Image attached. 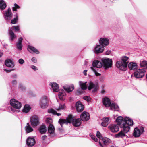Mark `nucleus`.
I'll list each match as a JSON object with an SVG mask.
<instances>
[{"label": "nucleus", "mask_w": 147, "mask_h": 147, "mask_svg": "<svg viewBox=\"0 0 147 147\" xmlns=\"http://www.w3.org/2000/svg\"><path fill=\"white\" fill-rule=\"evenodd\" d=\"M125 123L123 124L122 126L123 130H121L119 132L115 135L116 138H123L126 136L125 134L127 133L129 131L130 126H132L133 124V120L128 117L125 119Z\"/></svg>", "instance_id": "1"}, {"label": "nucleus", "mask_w": 147, "mask_h": 147, "mask_svg": "<svg viewBox=\"0 0 147 147\" xmlns=\"http://www.w3.org/2000/svg\"><path fill=\"white\" fill-rule=\"evenodd\" d=\"M59 122L61 127H62L63 124H67V123H70L71 122L74 126L77 127L80 125L81 120L80 118L73 119L72 115H69L67 118L66 120L60 119Z\"/></svg>", "instance_id": "2"}, {"label": "nucleus", "mask_w": 147, "mask_h": 147, "mask_svg": "<svg viewBox=\"0 0 147 147\" xmlns=\"http://www.w3.org/2000/svg\"><path fill=\"white\" fill-rule=\"evenodd\" d=\"M121 61L117 62L116 64V67L122 71H125L129 62V58L125 56H123L121 58Z\"/></svg>", "instance_id": "3"}, {"label": "nucleus", "mask_w": 147, "mask_h": 147, "mask_svg": "<svg viewBox=\"0 0 147 147\" xmlns=\"http://www.w3.org/2000/svg\"><path fill=\"white\" fill-rule=\"evenodd\" d=\"M103 105L107 107H110L111 110H113L116 111H118L119 108L118 105L115 103L111 104L110 100L107 97H105L102 101Z\"/></svg>", "instance_id": "4"}, {"label": "nucleus", "mask_w": 147, "mask_h": 147, "mask_svg": "<svg viewBox=\"0 0 147 147\" xmlns=\"http://www.w3.org/2000/svg\"><path fill=\"white\" fill-rule=\"evenodd\" d=\"M101 61L105 69H107L112 67V61L111 59L108 58H103L101 59Z\"/></svg>", "instance_id": "5"}, {"label": "nucleus", "mask_w": 147, "mask_h": 147, "mask_svg": "<svg viewBox=\"0 0 147 147\" xmlns=\"http://www.w3.org/2000/svg\"><path fill=\"white\" fill-rule=\"evenodd\" d=\"M39 105L41 108L45 109L49 105V100L47 97L44 95L42 96L40 100Z\"/></svg>", "instance_id": "6"}, {"label": "nucleus", "mask_w": 147, "mask_h": 147, "mask_svg": "<svg viewBox=\"0 0 147 147\" xmlns=\"http://www.w3.org/2000/svg\"><path fill=\"white\" fill-rule=\"evenodd\" d=\"M144 131V128L143 127L140 126L139 128L136 127L134 129L133 135L135 137H139Z\"/></svg>", "instance_id": "7"}, {"label": "nucleus", "mask_w": 147, "mask_h": 147, "mask_svg": "<svg viewBox=\"0 0 147 147\" xmlns=\"http://www.w3.org/2000/svg\"><path fill=\"white\" fill-rule=\"evenodd\" d=\"M145 70H142V69H138L134 72V76L137 78H142L144 75Z\"/></svg>", "instance_id": "8"}, {"label": "nucleus", "mask_w": 147, "mask_h": 147, "mask_svg": "<svg viewBox=\"0 0 147 147\" xmlns=\"http://www.w3.org/2000/svg\"><path fill=\"white\" fill-rule=\"evenodd\" d=\"M110 141V140L107 137L102 138L100 140L99 144L101 147H106V145L108 144Z\"/></svg>", "instance_id": "9"}, {"label": "nucleus", "mask_w": 147, "mask_h": 147, "mask_svg": "<svg viewBox=\"0 0 147 147\" xmlns=\"http://www.w3.org/2000/svg\"><path fill=\"white\" fill-rule=\"evenodd\" d=\"M30 122L33 127L37 126L39 124L38 118L36 115L34 116L31 118Z\"/></svg>", "instance_id": "10"}, {"label": "nucleus", "mask_w": 147, "mask_h": 147, "mask_svg": "<svg viewBox=\"0 0 147 147\" xmlns=\"http://www.w3.org/2000/svg\"><path fill=\"white\" fill-rule=\"evenodd\" d=\"M10 104L13 108L17 109H20L21 107V103L14 99H11L10 100Z\"/></svg>", "instance_id": "11"}, {"label": "nucleus", "mask_w": 147, "mask_h": 147, "mask_svg": "<svg viewBox=\"0 0 147 147\" xmlns=\"http://www.w3.org/2000/svg\"><path fill=\"white\" fill-rule=\"evenodd\" d=\"M104 50V47L101 44L97 45L94 48L93 51L96 54L102 53Z\"/></svg>", "instance_id": "12"}, {"label": "nucleus", "mask_w": 147, "mask_h": 147, "mask_svg": "<svg viewBox=\"0 0 147 147\" xmlns=\"http://www.w3.org/2000/svg\"><path fill=\"white\" fill-rule=\"evenodd\" d=\"M88 89L89 90H90L91 89H93V91H95L98 90V85L97 83H93L90 81L88 82Z\"/></svg>", "instance_id": "13"}, {"label": "nucleus", "mask_w": 147, "mask_h": 147, "mask_svg": "<svg viewBox=\"0 0 147 147\" xmlns=\"http://www.w3.org/2000/svg\"><path fill=\"white\" fill-rule=\"evenodd\" d=\"M4 16L5 19L7 21H9L11 20L12 16V14L11 12V9L10 8L5 11V13L4 14Z\"/></svg>", "instance_id": "14"}, {"label": "nucleus", "mask_w": 147, "mask_h": 147, "mask_svg": "<svg viewBox=\"0 0 147 147\" xmlns=\"http://www.w3.org/2000/svg\"><path fill=\"white\" fill-rule=\"evenodd\" d=\"M80 119L83 121H86L90 119V115L86 111L82 112L80 115Z\"/></svg>", "instance_id": "15"}, {"label": "nucleus", "mask_w": 147, "mask_h": 147, "mask_svg": "<svg viewBox=\"0 0 147 147\" xmlns=\"http://www.w3.org/2000/svg\"><path fill=\"white\" fill-rule=\"evenodd\" d=\"M76 108L78 112H81L84 109V106L80 101H78L76 103Z\"/></svg>", "instance_id": "16"}, {"label": "nucleus", "mask_w": 147, "mask_h": 147, "mask_svg": "<svg viewBox=\"0 0 147 147\" xmlns=\"http://www.w3.org/2000/svg\"><path fill=\"white\" fill-rule=\"evenodd\" d=\"M110 131L112 132H116L119 131V127L116 125H110L108 126Z\"/></svg>", "instance_id": "17"}, {"label": "nucleus", "mask_w": 147, "mask_h": 147, "mask_svg": "<svg viewBox=\"0 0 147 147\" xmlns=\"http://www.w3.org/2000/svg\"><path fill=\"white\" fill-rule=\"evenodd\" d=\"M35 143V141L33 138L28 137L27 140L26 144L29 146H32Z\"/></svg>", "instance_id": "18"}, {"label": "nucleus", "mask_w": 147, "mask_h": 147, "mask_svg": "<svg viewBox=\"0 0 147 147\" xmlns=\"http://www.w3.org/2000/svg\"><path fill=\"white\" fill-rule=\"evenodd\" d=\"M126 117H125L124 119L121 116L118 117L116 119V121L117 124L119 125H121L122 127V126L123 125V124L125 123V118Z\"/></svg>", "instance_id": "19"}, {"label": "nucleus", "mask_w": 147, "mask_h": 147, "mask_svg": "<svg viewBox=\"0 0 147 147\" xmlns=\"http://www.w3.org/2000/svg\"><path fill=\"white\" fill-rule=\"evenodd\" d=\"M99 43L103 47L106 46L109 44V39L105 38H101L99 40Z\"/></svg>", "instance_id": "20"}, {"label": "nucleus", "mask_w": 147, "mask_h": 147, "mask_svg": "<svg viewBox=\"0 0 147 147\" xmlns=\"http://www.w3.org/2000/svg\"><path fill=\"white\" fill-rule=\"evenodd\" d=\"M140 65L142 70L147 69V61L144 60H141L140 61Z\"/></svg>", "instance_id": "21"}, {"label": "nucleus", "mask_w": 147, "mask_h": 147, "mask_svg": "<svg viewBox=\"0 0 147 147\" xmlns=\"http://www.w3.org/2000/svg\"><path fill=\"white\" fill-rule=\"evenodd\" d=\"M92 65L93 67L98 68L101 67L102 66V62L98 60L94 61L92 63Z\"/></svg>", "instance_id": "22"}, {"label": "nucleus", "mask_w": 147, "mask_h": 147, "mask_svg": "<svg viewBox=\"0 0 147 147\" xmlns=\"http://www.w3.org/2000/svg\"><path fill=\"white\" fill-rule=\"evenodd\" d=\"M63 88L65 91L68 93L71 92L74 89V86L73 85L70 86H63Z\"/></svg>", "instance_id": "23"}, {"label": "nucleus", "mask_w": 147, "mask_h": 147, "mask_svg": "<svg viewBox=\"0 0 147 147\" xmlns=\"http://www.w3.org/2000/svg\"><path fill=\"white\" fill-rule=\"evenodd\" d=\"M50 85L52 88L54 92H57L59 90V86L55 82H53L51 83Z\"/></svg>", "instance_id": "24"}, {"label": "nucleus", "mask_w": 147, "mask_h": 147, "mask_svg": "<svg viewBox=\"0 0 147 147\" xmlns=\"http://www.w3.org/2000/svg\"><path fill=\"white\" fill-rule=\"evenodd\" d=\"M27 49L31 53H35L38 54L39 53V51L38 50L36 49L34 47L32 46H28Z\"/></svg>", "instance_id": "25"}, {"label": "nucleus", "mask_w": 147, "mask_h": 147, "mask_svg": "<svg viewBox=\"0 0 147 147\" xmlns=\"http://www.w3.org/2000/svg\"><path fill=\"white\" fill-rule=\"evenodd\" d=\"M87 83V82H83L81 81H79V86L82 90H85L87 89L88 86L86 85Z\"/></svg>", "instance_id": "26"}, {"label": "nucleus", "mask_w": 147, "mask_h": 147, "mask_svg": "<svg viewBox=\"0 0 147 147\" xmlns=\"http://www.w3.org/2000/svg\"><path fill=\"white\" fill-rule=\"evenodd\" d=\"M5 65L8 67H13L14 66L13 63L10 59L6 60L5 61Z\"/></svg>", "instance_id": "27"}, {"label": "nucleus", "mask_w": 147, "mask_h": 147, "mask_svg": "<svg viewBox=\"0 0 147 147\" xmlns=\"http://www.w3.org/2000/svg\"><path fill=\"white\" fill-rule=\"evenodd\" d=\"M12 28H9V33L10 36L11 40V41L15 39L16 37L14 34L12 32Z\"/></svg>", "instance_id": "28"}, {"label": "nucleus", "mask_w": 147, "mask_h": 147, "mask_svg": "<svg viewBox=\"0 0 147 147\" xmlns=\"http://www.w3.org/2000/svg\"><path fill=\"white\" fill-rule=\"evenodd\" d=\"M137 64L136 63L131 62L128 64V67L130 70H135L137 68Z\"/></svg>", "instance_id": "29"}, {"label": "nucleus", "mask_w": 147, "mask_h": 147, "mask_svg": "<svg viewBox=\"0 0 147 147\" xmlns=\"http://www.w3.org/2000/svg\"><path fill=\"white\" fill-rule=\"evenodd\" d=\"M22 38L21 37L20 38L18 39V42L16 45L17 49L19 50H21L22 49Z\"/></svg>", "instance_id": "30"}, {"label": "nucleus", "mask_w": 147, "mask_h": 147, "mask_svg": "<svg viewBox=\"0 0 147 147\" xmlns=\"http://www.w3.org/2000/svg\"><path fill=\"white\" fill-rule=\"evenodd\" d=\"M39 131L41 134H44L47 131V128L45 125H41L39 128Z\"/></svg>", "instance_id": "31"}, {"label": "nucleus", "mask_w": 147, "mask_h": 147, "mask_svg": "<svg viewBox=\"0 0 147 147\" xmlns=\"http://www.w3.org/2000/svg\"><path fill=\"white\" fill-rule=\"evenodd\" d=\"M25 129L26 132L27 133H30L33 131V129L28 123H27V125L25 126Z\"/></svg>", "instance_id": "32"}, {"label": "nucleus", "mask_w": 147, "mask_h": 147, "mask_svg": "<svg viewBox=\"0 0 147 147\" xmlns=\"http://www.w3.org/2000/svg\"><path fill=\"white\" fill-rule=\"evenodd\" d=\"M103 121L101 123V125L103 127H106L108 124L109 118L108 117L104 118L102 119Z\"/></svg>", "instance_id": "33"}, {"label": "nucleus", "mask_w": 147, "mask_h": 147, "mask_svg": "<svg viewBox=\"0 0 147 147\" xmlns=\"http://www.w3.org/2000/svg\"><path fill=\"white\" fill-rule=\"evenodd\" d=\"M55 131V128L54 126L52 124L49 125L48 128V132L51 134H53Z\"/></svg>", "instance_id": "34"}, {"label": "nucleus", "mask_w": 147, "mask_h": 147, "mask_svg": "<svg viewBox=\"0 0 147 147\" xmlns=\"http://www.w3.org/2000/svg\"><path fill=\"white\" fill-rule=\"evenodd\" d=\"M6 6V4L3 0H0V9L1 10L4 9Z\"/></svg>", "instance_id": "35"}, {"label": "nucleus", "mask_w": 147, "mask_h": 147, "mask_svg": "<svg viewBox=\"0 0 147 147\" xmlns=\"http://www.w3.org/2000/svg\"><path fill=\"white\" fill-rule=\"evenodd\" d=\"M30 109V107L29 105H26L24 107L22 111L24 112L27 113L29 111Z\"/></svg>", "instance_id": "36"}, {"label": "nucleus", "mask_w": 147, "mask_h": 147, "mask_svg": "<svg viewBox=\"0 0 147 147\" xmlns=\"http://www.w3.org/2000/svg\"><path fill=\"white\" fill-rule=\"evenodd\" d=\"M48 112L49 113H51L53 114H55L57 115L58 116H60L61 115V114L60 113H57L56 111L52 109H49L48 111Z\"/></svg>", "instance_id": "37"}, {"label": "nucleus", "mask_w": 147, "mask_h": 147, "mask_svg": "<svg viewBox=\"0 0 147 147\" xmlns=\"http://www.w3.org/2000/svg\"><path fill=\"white\" fill-rule=\"evenodd\" d=\"M65 108V106L64 104H60L58 107L56 108V109L57 111L63 110Z\"/></svg>", "instance_id": "38"}, {"label": "nucleus", "mask_w": 147, "mask_h": 147, "mask_svg": "<svg viewBox=\"0 0 147 147\" xmlns=\"http://www.w3.org/2000/svg\"><path fill=\"white\" fill-rule=\"evenodd\" d=\"M65 95L66 94L64 92H59L58 94L59 98L61 100H63L64 97Z\"/></svg>", "instance_id": "39"}, {"label": "nucleus", "mask_w": 147, "mask_h": 147, "mask_svg": "<svg viewBox=\"0 0 147 147\" xmlns=\"http://www.w3.org/2000/svg\"><path fill=\"white\" fill-rule=\"evenodd\" d=\"M18 19V15L16 14V17L12 19L11 21V23L13 24H15L16 23Z\"/></svg>", "instance_id": "40"}, {"label": "nucleus", "mask_w": 147, "mask_h": 147, "mask_svg": "<svg viewBox=\"0 0 147 147\" xmlns=\"http://www.w3.org/2000/svg\"><path fill=\"white\" fill-rule=\"evenodd\" d=\"M20 8L19 6L17 4L15 3L14 4V7H13L12 8V10L14 11H17V9H19Z\"/></svg>", "instance_id": "41"}, {"label": "nucleus", "mask_w": 147, "mask_h": 147, "mask_svg": "<svg viewBox=\"0 0 147 147\" xmlns=\"http://www.w3.org/2000/svg\"><path fill=\"white\" fill-rule=\"evenodd\" d=\"M90 68L91 69V70H92L94 72L96 76H100V74H99L98 73V72H97L94 69V68L93 67H90Z\"/></svg>", "instance_id": "42"}, {"label": "nucleus", "mask_w": 147, "mask_h": 147, "mask_svg": "<svg viewBox=\"0 0 147 147\" xmlns=\"http://www.w3.org/2000/svg\"><path fill=\"white\" fill-rule=\"evenodd\" d=\"M46 121L47 123L49 124H51L52 122V119L50 118H47Z\"/></svg>", "instance_id": "43"}, {"label": "nucleus", "mask_w": 147, "mask_h": 147, "mask_svg": "<svg viewBox=\"0 0 147 147\" xmlns=\"http://www.w3.org/2000/svg\"><path fill=\"white\" fill-rule=\"evenodd\" d=\"M90 136L91 137L92 139L95 141L97 142V141L98 139L95 136L91 134H90Z\"/></svg>", "instance_id": "44"}, {"label": "nucleus", "mask_w": 147, "mask_h": 147, "mask_svg": "<svg viewBox=\"0 0 147 147\" xmlns=\"http://www.w3.org/2000/svg\"><path fill=\"white\" fill-rule=\"evenodd\" d=\"M96 135L97 137L100 139V140L102 139V137L100 133L99 132H97Z\"/></svg>", "instance_id": "45"}, {"label": "nucleus", "mask_w": 147, "mask_h": 147, "mask_svg": "<svg viewBox=\"0 0 147 147\" xmlns=\"http://www.w3.org/2000/svg\"><path fill=\"white\" fill-rule=\"evenodd\" d=\"M20 89L21 90H24L25 89V87L21 84H20L19 86Z\"/></svg>", "instance_id": "46"}, {"label": "nucleus", "mask_w": 147, "mask_h": 147, "mask_svg": "<svg viewBox=\"0 0 147 147\" xmlns=\"http://www.w3.org/2000/svg\"><path fill=\"white\" fill-rule=\"evenodd\" d=\"M18 62L20 64L22 65L24 63V61L23 59H20L19 60Z\"/></svg>", "instance_id": "47"}, {"label": "nucleus", "mask_w": 147, "mask_h": 147, "mask_svg": "<svg viewBox=\"0 0 147 147\" xmlns=\"http://www.w3.org/2000/svg\"><path fill=\"white\" fill-rule=\"evenodd\" d=\"M84 99L85 100H87V101H90L91 99V98L90 97L87 96H86L84 97Z\"/></svg>", "instance_id": "48"}, {"label": "nucleus", "mask_w": 147, "mask_h": 147, "mask_svg": "<svg viewBox=\"0 0 147 147\" xmlns=\"http://www.w3.org/2000/svg\"><path fill=\"white\" fill-rule=\"evenodd\" d=\"M13 28H14L15 30L17 31H18L19 30V26H13Z\"/></svg>", "instance_id": "49"}, {"label": "nucleus", "mask_w": 147, "mask_h": 147, "mask_svg": "<svg viewBox=\"0 0 147 147\" xmlns=\"http://www.w3.org/2000/svg\"><path fill=\"white\" fill-rule=\"evenodd\" d=\"M31 60H32V61L34 63H36L37 61L35 57H33L31 59Z\"/></svg>", "instance_id": "50"}, {"label": "nucleus", "mask_w": 147, "mask_h": 147, "mask_svg": "<svg viewBox=\"0 0 147 147\" xmlns=\"http://www.w3.org/2000/svg\"><path fill=\"white\" fill-rule=\"evenodd\" d=\"M31 68L34 71H36L38 70V69L37 68V67L34 65H32L31 66Z\"/></svg>", "instance_id": "51"}, {"label": "nucleus", "mask_w": 147, "mask_h": 147, "mask_svg": "<svg viewBox=\"0 0 147 147\" xmlns=\"http://www.w3.org/2000/svg\"><path fill=\"white\" fill-rule=\"evenodd\" d=\"M111 53V51L110 50H107L105 52V54L107 55H109Z\"/></svg>", "instance_id": "52"}, {"label": "nucleus", "mask_w": 147, "mask_h": 147, "mask_svg": "<svg viewBox=\"0 0 147 147\" xmlns=\"http://www.w3.org/2000/svg\"><path fill=\"white\" fill-rule=\"evenodd\" d=\"M5 71H6L7 72V73H8V72H10L11 71L14 70V69H10V70H7V69H4Z\"/></svg>", "instance_id": "53"}, {"label": "nucleus", "mask_w": 147, "mask_h": 147, "mask_svg": "<svg viewBox=\"0 0 147 147\" xmlns=\"http://www.w3.org/2000/svg\"><path fill=\"white\" fill-rule=\"evenodd\" d=\"M17 83V82L16 80H14L12 81V83L13 85L16 84Z\"/></svg>", "instance_id": "54"}, {"label": "nucleus", "mask_w": 147, "mask_h": 147, "mask_svg": "<svg viewBox=\"0 0 147 147\" xmlns=\"http://www.w3.org/2000/svg\"><path fill=\"white\" fill-rule=\"evenodd\" d=\"M46 137L47 136L45 135H44L42 136V139L43 140H45L46 139Z\"/></svg>", "instance_id": "55"}, {"label": "nucleus", "mask_w": 147, "mask_h": 147, "mask_svg": "<svg viewBox=\"0 0 147 147\" xmlns=\"http://www.w3.org/2000/svg\"><path fill=\"white\" fill-rule=\"evenodd\" d=\"M87 70H84L83 72V74L85 75H86V72L87 71Z\"/></svg>", "instance_id": "56"}, {"label": "nucleus", "mask_w": 147, "mask_h": 147, "mask_svg": "<svg viewBox=\"0 0 147 147\" xmlns=\"http://www.w3.org/2000/svg\"><path fill=\"white\" fill-rule=\"evenodd\" d=\"M3 55V53L2 52H0V57L2 56Z\"/></svg>", "instance_id": "57"}, {"label": "nucleus", "mask_w": 147, "mask_h": 147, "mask_svg": "<svg viewBox=\"0 0 147 147\" xmlns=\"http://www.w3.org/2000/svg\"><path fill=\"white\" fill-rule=\"evenodd\" d=\"M105 91L103 90H102L101 91V93H105Z\"/></svg>", "instance_id": "58"}, {"label": "nucleus", "mask_w": 147, "mask_h": 147, "mask_svg": "<svg viewBox=\"0 0 147 147\" xmlns=\"http://www.w3.org/2000/svg\"><path fill=\"white\" fill-rule=\"evenodd\" d=\"M87 62L86 61H85L84 62V65H87Z\"/></svg>", "instance_id": "59"}, {"label": "nucleus", "mask_w": 147, "mask_h": 147, "mask_svg": "<svg viewBox=\"0 0 147 147\" xmlns=\"http://www.w3.org/2000/svg\"><path fill=\"white\" fill-rule=\"evenodd\" d=\"M146 78H147V74H146Z\"/></svg>", "instance_id": "60"}, {"label": "nucleus", "mask_w": 147, "mask_h": 147, "mask_svg": "<svg viewBox=\"0 0 147 147\" xmlns=\"http://www.w3.org/2000/svg\"><path fill=\"white\" fill-rule=\"evenodd\" d=\"M14 76H16V75H15Z\"/></svg>", "instance_id": "61"}, {"label": "nucleus", "mask_w": 147, "mask_h": 147, "mask_svg": "<svg viewBox=\"0 0 147 147\" xmlns=\"http://www.w3.org/2000/svg\"><path fill=\"white\" fill-rule=\"evenodd\" d=\"M79 94H80L81 93H79Z\"/></svg>", "instance_id": "62"}, {"label": "nucleus", "mask_w": 147, "mask_h": 147, "mask_svg": "<svg viewBox=\"0 0 147 147\" xmlns=\"http://www.w3.org/2000/svg\"><path fill=\"white\" fill-rule=\"evenodd\" d=\"M11 109V110H12V111H13V110H12V109Z\"/></svg>", "instance_id": "63"}, {"label": "nucleus", "mask_w": 147, "mask_h": 147, "mask_svg": "<svg viewBox=\"0 0 147 147\" xmlns=\"http://www.w3.org/2000/svg\"><path fill=\"white\" fill-rule=\"evenodd\" d=\"M114 147V146H112V147Z\"/></svg>", "instance_id": "64"}]
</instances>
